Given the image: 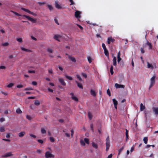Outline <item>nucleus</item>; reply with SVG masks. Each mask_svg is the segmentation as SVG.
Segmentation results:
<instances>
[{"label":"nucleus","instance_id":"f257e3e1","mask_svg":"<svg viewBox=\"0 0 158 158\" xmlns=\"http://www.w3.org/2000/svg\"><path fill=\"white\" fill-rule=\"evenodd\" d=\"M106 151H108L110 147V141L109 139V136L107 137L106 139Z\"/></svg>","mask_w":158,"mask_h":158},{"label":"nucleus","instance_id":"f03ea898","mask_svg":"<svg viewBox=\"0 0 158 158\" xmlns=\"http://www.w3.org/2000/svg\"><path fill=\"white\" fill-rule=\"evenodd\" d=\"M45 157L46 158H48L50 157L53 158L54 156L51 154L49 151H47L45 153Z\"/></svg>","mask_w":158,"mask_h":158},{"label":"nucleus","instance_id":"7ed1b4c3","mask_svg":"<svg viewBox=\"0 0 158 158\" xmlns=\"http://www.w3.org/2000/svg\"><path fill=\"white\" fill-rule=\"evenodd\" d=\"M58 80L61 85L64 86L66 85V83L64 81V79L62 78L59 77Z\"/></svg>","mask_w":158,"mask_h":158},{"label":"nucleus","instance_id":"20e7f679","mask_svg":"<svg viewBox=\"0 0 158 158\" xmlns=\"http://www.w3.org/2000/svg\"><path fill=\"white\" fill-rule=\"evenodd\" d=\"M155 76H153L150 79V88L151 87L155 84Z\"/></svg>","mask_w":158,"mask_h":158},{"label":"nucleus","instance_id":"39448f33","mask_svg":"<svg viewBox=\"0 0 158 158\" xmlns=\"http://www.w3.org/2000/svg\"><path fill=\"white\" fill-rule=\"evenodd\" d=\"M23 16L27 18L28 19V20L31 21L32 23H35L36 22V20L35 19L28 16L26 15H23Z\"/></svg>","mask_w":158,"mask_h":158},{"label":"nucleus","instance_id":"423d86ee","mask_svg":"<svg viewBox=\"0 0 158 158\" xmlns=\"http://www.w3.org/2000/svg\"><path fill=\"white\" fill-rule=\"evenodd\" d=\"M23 16L27 18L28 19V20L31 21L32 23H35L36 22V20L35 19L28 16L26 15H23Z\"/></svg>","mask_w":158,"mask_h":158},{"label":"nucleus","instance_id":"0eeeda50","mask_svg":"<svg viewBox=\"0 0 158 158\" xmlns=\"http://www.w3.org/2000/svg\"><path fill=\"white\" fill-rule=\"evenodd\" d=\"M114 86L116 87V88H123L124 89V88L125 86L124 85H120L118 84L117 83H115L114 85Z\"/></svg>","mask_w":158,"mask_h":158},{"label":"nucleus","instance_id":"6e6552de","mask_svg":"<svg viewBox=\"0 0 158 158\" xmlns=\"http://www.w3.org/2000/svg\"><path fill=\"white\" fill-rule=\"evenodd\" d=\"M55 7L58 9H60L61 8V5L56 1L55 2Z\"/></svg>","mask_w":158,"mask_h":158},{"label":"nucleus","instance_id":"1a4fd4ad","mask_svg":"<svg viewBox=\"0 0 158 158\" xmlns=\"http://www.w3.org/2000/svg\"><path fill=\"white\" fill-rule=\"evenodd\" d=\"M147 67L148 68L150 69L151 70H152L155 67V65H152L151 64H150L148 62Z\"/></svg>","mask_w":158,"mask_h":158},{"label":"nucleus","instance_id":"9d476101","mask_svg":"<svg viewBox=\"0 0 158 158\" xmlns=\"http://www.w3.org/2000/svg\"><path fill=\"white\" fill-rule=\"evenodd\" d=\"M70 94L71 96V98H72V99H73L75 101L77 102L78 101V98L76 96L74 95V94L73 93H71Z\"/></svg>","mask_w":158,"mask_h":158},{"label":"nucleus","instance_id":"9b49d317","mask_svg":"<svg viewBox=\"0 0 158 158\" xmlns=\"http://www.w3.org/2000/svg\"><path fill=\"white\" fill-rule=\"evenodd\" d=\"M61 38V36L58 35H55L54 37L53 38L55 40L58 41H60V40Z\"/></svg>","mask_w":158,"mask_h":158},{"label":"nucleus","instance_id":"f8f14e48","mask_svg":"<svg viewBox=\"0 0 158 158\" xmlns=\"http://www.w3.org/2000/svg\"><path fill=\"white\" fill-rule=\"evenodd\" d=\"M90 94L93 97H95L96 96V93L94 90L91 89L90 90Z\"/></svg>","mask_w":158,"mask_h":158},{"label":"nucleus","instance_id":"ddd939ff","mask_svg":"<svg viewBox=\"0 0 158 158\" xmlns=\"http://www.w3.org/2000/svg\"><path fill=\"white\" fill-rule=\"evenodd\" d=\"M81 14V13L80 12L78 11H76L75 12V17L77 18H80V15Z\"/></svg>","mask_w":158,"mask_h":158},{"label":"nucleus","instance_id":"4468645a","mask_svg":"<svg viewBox=\"0 0 158 158\" xmlns=\"http://www.w3.org/2000/svg\"><path fill=\"white\" fill-rule=\"evenodd\" d=\"M92 146L93 148L95 149H97L98 148V144L94 142H92Z\"/></svg>","mask_w":158,"mask_h":158},{"label":"nucleus","instance_id":"2eb2a0df","mask_svg":"<svg viewBox=\"0 0 158 158\" xmlns=\"http://www.w3.org/2000/svg\"><path fill=\"white\" fill-rule=\"evenodd\" d=\"M20 48L22 51H24V52H32V51L31 50L25 48H24L23 47H21Z\"/></svg>","mask_w":158,"mask_h":158},{"label":"nucleus","instance_id":"dca6fc26","mask_svg":"<svg viewBox=\"0 0 158 158\" xmlns=\"http://www.w3.org/2000/svg\"><path fill=\"white\" fill-rule=\"evenodd\" d=\"M113 64L114 66H116L117 65L116 63V58L114 56L113 59Z\"/></svg>","mask_w":158,"mask_h":158},{"label":"nucleus","instance_id":"f3484780","mask_svg":"<svg viewBox=\"0 0 158 158\" xmlns=\"http://www.w3.org/2000/svg\"><path fill=\"white\" fill-rule=\"evenodd\" d=\"M114 41V40L113 39L112 37H109L108 38V43L110 44V42H113Z\"/></svg>","mask_w":158,"mask_h":158},{"label":"nucleus","instance_id":"a211bd4d","mask_svg":"<svg viewBox=\"0 0 158 158\" xmlns=\"http://www.w3.org/2000/svg\"><path fill=\"white\" fill-rule=\"evenodd\" d=\"M69 58L73 62H75L76 61L75 58L72 56H69Z\"/></svg>","mask_w":158,"mask_h":158},{"label":"nucleus","instance_id":"6ab92c4d","mask_svg":"<svg viewBox=\"0 0 158 158\" xmlns=\"http://www.w3.org/2000/svg\"><path fill=\"white\" fill-rule=\"evenodd\" d=\"M145 108V107L142 103H141L140 105V110L141 111H143Z\"/></svg>","mask_w":158,"mask_h":158},{"label":"nucleus","instance_id":"aec40b11","mask_svg":"<svg viewBox=\"0 0 158 158\" xmlns=\"http://www.w3.org/2000/svg\"><path fill=\"white\" fill-rule=\"evenodd\" d=\"M76 82L77 84V86L80 88L82 89H83V86L82 85V84L81 83H80L77 81H76Z\"/></svg>","mask_w":158,"mask_h":158},{"label":"nucleus","instance_id":"412c9836","mask_svg":"<svg viewBox=\"0 0 158 158\" xmlns=\"http://www.w3.org/2000/svg\"><path fill=\"white\" fill-rule=\"evenodd\" d=\"M104 53L105 55L106 56L108 57L109 53H108V51L106 49L104 50Z\"/></svg>","mask_w":158,"mask_h":158},{"label":"nucleus","instance_id":"4be33fe9","mask_svg":"<svg viewBox=\"0 0 158 158\" xmlns=\"http://www.w3.org/2000/svg\"><path fill=\"white\" fill-rule=\"evenodd\" d=\"M153 111L155 112L156 114H158V107L154 108Z\"/></svg>","mask_w":158,"mask_h":158},{"label":"nucleus","instance_id":"5701e85b","mask_svg":"<svg viewBox=\"0 0 158 158\" xmlns=\"http://www.w3.org/2000/svg\"><path fill=\"white\" fill-rule=\"evenodd\" d=\"M10 156V152H9L2 156L3 157L6 158Z\"/></svg>","mask_w":158,"mask_h":158},{"label":"nucleus","instance_id":"b1692460","mask_svg":"<svg viewBox=\"0 0 158 158\" xmlns=\"http://www.w3.org/2000/svg\"><path fill=\"white\" fill-rule=\"evenodd\" d=\"M143 141L145 144H147L148 141V138L147 137H145L143 138Z\"/></svg>","mask_w":158,"mask_h":158},{"label":"nucleus","instance_id":"393cba45","mask_svg":"<svg viewBox=\"0 0 158 158\" xmlns=\"http://www.w3.org/2000/svg\"><path fill=\"white\" fill-rule=\"evenodd\" d=\"M65 76L67 79L69 80H71L73 79V78H72V77H71V76H69L67 75H66V74L65 75Z\"/></svg>","mask_w":158,"mask_h":158},{"label":"nucleus","instance_id":"a878e982","mask_svg":"<svg viewBox=\"0 0 158 158\" xmlns=\"http://www.w3.org/2000/svg\"><path fill=\"white\" fill-rule=\"evenodd\" d=\"M25 134L24 132H21L19 133V135L20 137H22Z\"/></svg>","mask_w":158,"mask_h":158},{"label":"nucleus","instance_id":"bb28decb","mask_svg":"<svg viewBox=\"0 0 158 158\" xmlns=\"http://www.w3.org/2000/svg\"><path fill=\"white\" fill-rule=\"evenodd\" d=\"M40 102L38 100H35L34 102V104L36 106H39L40 104Z\"/></svg>","mask_w":158,"mask_h":158},{"label":"nucleus","instance_id":"cd10ccee","mask_svg":"<svg viewBox=\"0 0 158 158\" xmlns=\"http://www.w3.org/2000/svg\"><path fill=\"white\" fill-rule=\"evenodd\" d=\"M77 78L80 81H82V80L81 78V77L78 74H77L76 75Z\"/></svg>","mask_w":158,"mask_h":158},{"label":"nucleus","instance_id":"c85d7f7f","mask_svg":"<svg viewBox=\"0 0 158 158\" xmlns=\"http://www.w3.org/2000/svg\"><path fill=\"white\" fill-rule=\"evenodd\" d=\"M16 112L17 113L19 114H21L22 113V111L19 108H18L16 110Z\"/></svg>","mask_w":158,"mask_h":158},{"label":"nucleus","instance_id":"c756f323","mask_svg":"<svg viewBox=\"0 0 158 158\" xmlns=\"http://www.w3.org/2000/svg\"><path fill=\"white\" fill-rule=\"evenodd\" d=\"M41 132L42 134H45L46 133V131L44 128H42L41 129Z\"/></svg>","mask_w":158,"mask_h":158},{"label":"nucleus","instance_id":"7c9ffc66","mask_svg":"<svg viewBox=\"0 0 158 158\" xmlns=\"http://www.w3.org/2000/svg\"><path fill=\"white\" fill-rule=\"evenodd\" d=\"M113 102L114 105H117L118 104L117 101L114 99H113Z\"/></svg>","mask_w":158,"mask_h":158},{"label":"nucleus","instance_id":"2f4dec72","mask_svg":"<svg viewBox=\"0 0 158 158\" xmlns=\"http://www.w3.org/2000/svg\"><path fill=\"white\" fill-rule=\"evenodd\" d=\"M80 143L81 145L83 146H85V143L84 140H81L80 141Z\"/></svg>","mask_w":158,"mask_h":158},{"label":"nucleus","instance_id":"473e14b6","mask_svg":"<svg viewBox=\"0 0 158 158\" xmlns=\"http://www.w3.org/2000/svg\"><path fill=\"white\" fill-rule=\"evenodd\" d=\"M88 60L89 63H90L92 62L93 59L89 56L88 57Z\"/></svg>","mask_w":158,"mask_h":158},{"label":"nucleus","instance_id":"72a5a7b5","mask_svg":"<svg viewBox=\"0 0 158 158\" xmlns=\"http://www.w3.org/2000/svg\"><path fill=\"white\" fill-rule=\"evenodd\" d=\"M110 72L111 75H112L114 73V72L113 71V67L112 65H111L110 67Z\"/></svg>","mask_w":158,"mask_h":158},{"label":"nucleus","instance_id":"f704fd0d","mask_svg":"<svg viewBox=\"0 0 158 158\" xmlns=\"http://www.w3.org/2000/svg\"><path fill=\"white\" fill-rule=\"evenodd\" d=\"M21 9L27 13H29V12H30V11L28 9H26L23 8H22Z\"/></svg>","mask_w":158,"mask_h":158},{"label":"nucleus","instance_id":"c9c22d12","mask_svg":"<svg viewBox=\"0 0 158 158\" xmlns=\"http://www.w3.org/2000/svg\"><path fill=\"white\" fill-rule=\"evenodd\" d=\"M84 141L87 144H89V139L85 138L84 139Z\"/></svg>","mask_w":158,"mask_h":158},{"label":"nucleus","instance_id":"e433bc0d","mask_svg":"<svg viewBox=\"0 0 158 158\" xmlns=\"http://www.w3.org/2000/svg\"><path fill=\"white\" fill-rule=\"evenodd\" d=\"M88 115L89 118L90 119H91L92 118V115L89 112L88 113Z\"/></svg>","mask_w":158,"mask_h":158},{"label":"nucleus","instance_id":"4c0bfd02","mask_svg":"<svg viewBox=\"0 0 158 158\" xmlns=\"http://www.w3.org/2000/svg\"><path fill=\"white\" fill-rule=\"evenodd\" d=\"M49 9L50 10H52L53 9V7H52V6L51 5H47Z\"/></svg>","mask_w":158,"mask_h":158},{"label":"nucleus","instance_id":"58836bf2","mask_svg":"<svg viewBox=\"0 0 158 158\" xmlns=\"http://www.w3.org/2000/svg\"><path fill=\"white\" fill-rule=\"evenodd\" d=\"M26 118L29 120H31L32 118V117L29 115H27L26 116Z\"/></svg>","mask_w":158,"mask_h":158},{"label":"nucleus","instance_id":"ea45409f","mask_svg":"<svg viewBox=\"0 0 158 158\" xmlns=\"http://www.w3.org/2000/svg\"><path fill=\"white\" fill-rule=\"evenodd\" d=\"M46 3L44 2H38V3L40 5H42Z\"/></svg>","mask_w":158,"mask_h":158},{"label":"nucleus","instance_id":"a19ab883","mask_svg":"<svg viewBox=\"0 0 158 158\" xmlns=\"http://www.w3.org/2000/svg\"><path fill=\"white\" fill-rule=\"evenodd\" d=\"M17 40L19 42H22V38H17Z\"/></svg>","mask_w":158,"mask_h":158},{"label":"nucleus","instance_id":"79ce46f5","mask_svg":"<svg viewBox=\"0 0 158 158\" xmlns=\"http://www.w3.org/2000/svg\"><path fill=\"white\" fill-rule=\"evenodd\" d=\"M50 140L51 142H53L54 141V139L53 137H51L50 138Z\"/></svg>","mask_w":158,"mask_h":158},{"label":"nucleus","instance_id":"37998d69","mask_svg":"<svg viewBox=\"0 0 158 158\" xmlns=\"http://www.w3.org/2000/svg\"><path fill=\"white\" fill-rule=\"evenodd\" d=\"M47 50L49 53H52V50L51 48H48Z\"/></svg>","mask_w":158,"mask_h":158},{"label":"nucleus","instance_id":"c03bdc74","mask_svg":"<svg viewBox=\"0 0 158 158\" xmlns=\"http://www.w3.org/2000/svg\"><path fill=\"white\" fill-rule=\"evenodd\" d=\"M5 131L4 128L3 127H2L0 128V131L2 132H4Z\"/></svg>","mask_w":158,"mask_h":158},{"label":"nucleus","instance_id":"a18cd8bd","mask_svg":"<svg viewBox=\"0 0 158 158\" xmlns=\"http://www.w3.org/2000/svg\"><path fill=\"white\" fill-rule=\"evenodd\" d=\"M5 120V119L3 118H0V122H2Z\"/></svg>","mask_w":158,"mask_h":158},{"label":"nucleus","instance_id":"49530a36","mask_svg":"<svg viewBox=\"0 0 158 158\" xmlns=\"http://www.w3.org/2000/svg\"><path fill=\"white\" fill-rule=\"evenodd\" d=\"M81 75H82L84 77H85V78H86L87 77V75L84 73H82Z\"/></svg>","mask_w":158,"mask_h":158},{"label":"nucleus","instance_id":"de8ad7c7","mask_svg":"<svg viewBox=\"0 0 158 158\" xmlns=\"http://www.w3.org/2000/svg\"><path fill=\"white\" fill-rule=\"evenodd\" d=\"M102 47L103 48L104 50L106 49V47L105 45L103 43L102 45Z\"/></svg>","mask_w":158,"mask_h":158},{"label":"nucleus","instance_id":"09e8293b","mask_svg":"<svg viewBox=\"0 0 158 158\" xmlns=\"http://www.w3.org/2000/svg\"><path fill=\"white\" fill-rule=\"evenodd\" d=\"M121 60V58H120V56H117V61L118 63H119Z\"/></svg>","mask_w":158,"mask_h":158},{"label":"nucleus","instance_id":"8fccbe9b","mask_svg":"<svg viewBox=\"0 0 158 158\" xmlns=\"http://www.w3.org/2000/svg\"><path fill=\"white\" fill-rule=\"evenodd\" d=\"M48 72L49 73H51V74H52V73H53V70H52V69H49L48 70Z\"/></svg>","mask_w":158,"mask_h":158},{"label":"nucleus","instance_id":"3c124183","mask_svg":"<svg viewBox=\"0 0 158 158\" xmlns=\"http://www.w3.org/2000/svg\"><path fill=\"white\" fill-rule=\"evenodd\" d=\"M8 44H9L8 43L6 42L4 43L2 45L4 46H7L8 45Z\"/></svg>","mask_w":158,"mask_h":158},{"label":"nucleus","instance_id":"603ef678","mask_svg":"<svg viewBox=\"0 0 158 158\" xmlns=\"http://www.w3.org/2000/svg\"><path fill=\"white\" fill-rule=\"evenodd\" d=\"M29 73H35V71L34 70H29L28 71Z\"/></svg>","mask_w":158,"mask_h":158},{"label":"nucleus","instance_id":"864d4df0","mask_svg":"<svg viewBox=\"0 0 158 158\" xmlns=\"http://www.w3.org/2000/svg\"><path fill=\"white\" fill-rule=\"evenodd\" d=\"M17 87L18 88H21L23 87V85H17Z\"/></svg>","mask_w":158,"mask_h":158},{"label":"nucleus","instance_id":"5fc2aeb1","mask_svg":"<svg viewBox=\"0 0 158 158\" xmlns=\"http://www.w3.org/2000/svg\"><path fill=\"white\" fill-rule=\"evenodd\" d=\"M37 141L40 143H43V140L41 139H38Z\"/></svg>","mask_w":158,"mask_h":158},{"label":"nucleus","instance_id":"6e6d98bb","mask_svg":"<svg viewBox=\"0 0 158 158\" xmlns=\"http://www.w3.org/2000/svg\"><path fill=\"white\" fill-rule=\"evenodd\" d=\"M36 152L37 153H40L42 152V150L40 149H37L36 151Z\"/></svg>","mask_w":158,"mask_h":158},{"label":"nucleus","instance_id":"4d7b16f0","mask_svg":"<svg viewBox=\"0 0 158 158\" xmlns=\"http://www.w3.org/2000/svg\"><path fill=\"white\" fill-rule=\"evenodd\" d=\"M107 93L110 96V94L109 89H108L107 90Z\"/></svg>","mask_w":158,"mask_h":158},{"label":"nucleus","instance_id":"13d9d810","mask_svg":"<svg viewBox=\"0 0 158 158\" xmlns=\"http://www.w3.org/2000/svg\"><path fill=\"white\" fill-rule=\"evenodd\" d=\"M13 13L15 14L16 15L18 16H22L21 15H20L19 14L16 12H14L13 11H12Z\"/></svg>","mask_w":158,"mask_h":158},{"label":"nucleus","instance_id":"bf43d9fd","mask_svg":"<svg viewBox=\"0 0 158 158\" xmlns=\"http://www.w3.org/2000/svg\"><path fill=\"white\" fill-rule=\"evenodd\" d=\"M5 68L6 67L4 66H0V69H5Z\"/></svg>","mask_w":158,"mask_h":158},{"label":"nucleus","instance_id":"052dcab7","mask_svg":"<svg viewBox=\"0 0 158 158\" xmlns=\"http://www.w3.org/2000/svg\"><path fill=\"white\" fill-rule=\"evenodd\" d=\"M124 149V147H122L121 148L119 149L118 150L119 151V154L120 152L123 150Z\"/></svg>","mask_w":158,"mask_h":158},{"label":"nucleus","instance_id":"680f3d73","mask_svg":"<svg viewBox=\"0 0 158 158\" xmlns=\"http://www.w3.org/2000/svg\"><path fill=\"white\" fill-rule=\"evenodd\" d=\"M29 13L30 14L34 16H36V15L35 13H33V12H32L30 11V12H29Z\"/></svg>","mask_w":158,"mask_h":158},{"label":"nucleus","instance_id":"e2e57ef3","mask_svg":"<svg viewBox=\"0 0 158 158\" xmlns=\"http://www.w3.org/2000/svg\"><path fill=\"white\" fill-rule=\"evenodd\" d=\"M24 89L26 90H32V88H26Z\"/></svg>","mask_w":158,"mask_h":158},{"label":"nucleus","instance_id":"0e129e2a","mask_svg":"<svg viewBox=\"0 0 158 158\" xmlns=\"http://www.w3.org/2000/svg\"><path fill=\"white\" fill-rule=\"evenodd\" d=\"M32 84L33 85H37V83H36V82L33 81L32 82Z\"/></svg>","mask_w":158,"mask_h":158},{"label":"nucleus","instance_id":"69168bd1","mask_svg":"<svg viewBox=\"0 0 158 158\" xmlns=\"http://www.w3.org/2000/svg\"><path fill=\"white\" fill-rule=\"evenodd\" d=\"M30 135L31 137H33L35 138H36V136L35 135L32 134H30Z\"/></svg>","mask_w":158,"mask_h":158},{"label":"nucleus","instance_id":"338daca9","mask_svg":"<svg viewBox=\"0 0 158 158\" xmlns=\"http://www.w3.org/2000/svg\"><path fill=\"white\" fill-rule=\"evenodd\" d=\"M147 44L149 46V48L151 49L152 48V46L151 44L150 43H149L148 42L147 43Z\"/></svg>","mask_w":158,"mask_h":158},{"label":"nucleus","instance_id":"774afa93","mask_svg":"<svg viewBox=\"0 0 158 158\" xmlns=\"http://www.w3.org/2000/svg\"><path fill=\"white\" fill-rule=\"evenodd\" d=\"M112 156V154H110L109 155L107 158H111Z\"/></svg>","mask_w":158,"mask_h":158}]
</instances>
